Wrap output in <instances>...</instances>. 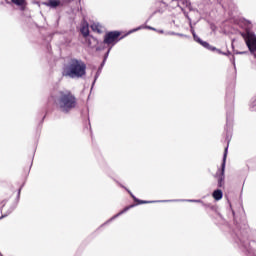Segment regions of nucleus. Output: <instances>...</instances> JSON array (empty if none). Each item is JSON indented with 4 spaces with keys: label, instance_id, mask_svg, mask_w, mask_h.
<instances>
[{
    "label": "nucleus",
    "instance_id": "24",
    "mask_svg": "<svg viewBox=\"0 0 256 256\" xmlns=\"http://www.w3.org/2000/svg\"><path fill=\"white\" fill-rule=\"evenodd\" d=\"M157 31V33H160L161 35H163V33H165V31H163V30H156Z\"/></svg>",
    "mask_w": 256,
    "mask_h": 256
},
{
    "label": "nucleus",
    "instance_id": "27",
    "mask_svg": "<svg viewBox=\"0 0 256 256\" xmlns=\"http://www.w3.org/2000/svg\"><path fill=\"white\" fill-rule=\"evenodd\" d=\"M18 195H21V188H19Z\"/></svg>",
    "mask_w": 256,
    "mask_h": 256
},
{
    "label": "nucleus",
    "instance_id": "8",
    "mask_svg": "<svg viewBox=\"0 0 256 256\" xmlns=\"http://www.w3.org/2000/svg\"><path fill=\"white\" fill-rule=\"evenodd\" d=\"M13 5L19 7L20 11L27 9V0H10Z\"/></svg>",
    "mask_w": 256,
    "mask_h": 256
},
{
    "label": "nucleus",
    "instance_id": "17",
    "mask_svg": "<svg viewBox=\"0 0 256 256\" xmlns=\"http://www.w3.org/2000/svg\"><path fill=\"white\" fill-rule=\"evenodd\" d=\"M177 37H185L186 39H189V36L185 35V34H181V33H176Z\"/></svg>",
    "mask_w": 256,
    "mask_h": 256
},
{
    "label": "nucleus",
    "instance_id": "7",
    "mask_svg": "<svg viewBox=\"0 0 256 256\" xmlns=\"http://www.w3.org/2000/svg\"><path fill=\"white\" fill-rule=\"evenodd\" d=\"M46 7H50V9H57L59 7H63V1L61 0H48L43 3Z\"/></svg>",
    "mask_w": 256,
    "mask_h": 256
},
{
    "label": "nucleus",
    "instance_id": "26",
    "mask_svg": "<svg viewBox=\"0 0 256 256\" xmlns=\"http://www.w3.org/2000/svg\"><path fill=\"white\" fill-rule=\"evenodd\" d=\"M232 63L234 65V67H235V57L232 58Z\"/></svg>",
    "mask_w": 256,
    "mask_h": 256
},
{
    "label": "nucleus",
    "instance_id": "6",
    "mask_svg": "<svg viewBox=\"0 0 256 256\" xmlns=\"http://www.w3.org/2000/svg\"><path fill=\"white\" fill-rule=\"evenodd\" d=\"M172 3L176 7H180V9H189L191 7V2L189 0H167Z\"/></svg>",
    "mask_w": 256,
    "mask_h": 256
},
{
    "label": "nucleus",
    "instance_id": "13",
    "mask_svg": "<svg viewBox=\"0 0 256 256\" xmlns=\"http://www.w3.org/2000/svg\"><path fill=\"white\" fill-rule=\"evenodd\" d=\"M91 29L95 33H103V27L100 24H97V23L92 24Z\"/></svg>",
    "mask_w": 256,
    "mask_h": 256
},
{
    "label": "nucleus",
    "instance_id": "19",
    "mask_svg": "<svg viewBox=\"0 0 256 256\" xmlns=\"http://www.w3.org/2000/svg\"><path fill=\"white\" fill-rule=\"evenodd\" d=\"M165 35H177V32L169 31L166 32Z\"/></svg>",
    "mask_w": 256,
    "mask_h": 256
},
{
    "label": "nucleus",
    "instance_id": "20",
    "mask_svg": "<svg viewBox=\"0 0 256 256\" xmlns=\"http://www.w3.org/2000/svg\"><path fill=\"white\" fill-rule=\"evenodd\" d=\"M146 29H150V31H157V29H156V28L151 27V26H146Z\"/></svg>",
    "mask_w": 256,
    "mask_h": 256
},
{
    "label": "nucleus",
    "instance_id": "18",
    "mask_svg": "<svg viewBox=\"0 0 256 256\" xmlns=\"http://www.w3.org/2000/svg\"><path fill=\"white\" fill-rule=\"evenodd\" d=\"M190 27H191V33H192L193 37H195V35H197V34L195 33V30L193 29V26L191 25V23H190Z\"/></svg>",
    "mask_w": 256,
    "mask_h": 256
},
{
    "label": "nucleus",
    "instance_id": "3",
    "mask_svg": "<svg viewBox=\"0 0 256 256\" xmlns=\"http://www.w3.org/2000/svg\"><path fill=\"white\" fill-rule=\"evenodd\" d=\"M131 197H133L134 201L136 202V205H143L147 203H181V202H187V203H203L202 200H195V199H174V200H158V201H143V200H137L133 194H131Z\"/></svg>",
    "mask_w": 256,
    "mask_h": 256
},
{
    "label": "nucleus",
    "instance_id": "28",
    "mask_svg": "<svg viewBox=\"0 0 256 256\" xmlns=\"http://www.w3.org/2000/svg\"><path fill=\"white\" fill-rule=\"evenodd\" d=\"M133 207H135V205H130V206H129V209H131V208H133Z\"/></svg>",
    "mask_w": 256,
    "mask_h": 256
},
{
    "label": "nucleus",
    "instance_id": "22",
    "mask_svg": "<svg viewBox=\"0 0 256 256\" xmlns=\"http://www.w3.org/2000/svg\"><path fill=\"white\" fill-rule=\"evenodd\" d=\"M227 125H229V121H231V115L227 114Z\"/></svg>",
    "mask_w": 256,
    "mask_h": 256
},
{
    "label": "nucleus",
    "instance_id": "14",
    "mask_svg": "<svg viewBox=\"0 0 256 256\" xmlns=\"http://www.w3.org/2000/svg\"><path fill=\"white\" fill-rule=\"evenodd\" d=\"M80 33H82L83 37H89V25H83L80 29Z\"/></svg>",
    "mask_w": 256,
    "mask_h": 256
},
{
    "label": "nucleus",
    "instance_id": "11",
    "mask_svg": "<svg viewBox=\"0 0 256 256\" xmlns=\"http://www.w3.org/2000/svg\"><path fill=\"white\" fill-rule=\"evenodd\" d=\"M199 45H202L205 49H208V51H218V53L222 54L221 50L216 49L215 47L211 46L209 42L201 41ZM222 55H227L226 53H223Z\"/></svg>",
    "mask_w": 256,
    "mask_h": 256
},
{
    "label": "nucleus",
    "instance_id": "2",
    "mask_svg": "<svg viewBox=\"0 0 256 256\" xmlns=\"http://www.w3.org/2000/svg\"><path fill=\"white\" fill-rule=\"evenodd\" d=\"M87 73V65L82 60L72 58L68 65L64 68V77H71L72 79H77L85 77Z\"/></svg>",
    "mask_w": 256,
    "mask_h": 256
},
{
    "label": "nucleus",
    "instance_id": "16",
    "mask_svg": "<svg viewBox=\"0 0 256 256\" xmlns=\"http://www.w3.org/2000/svg\"><path fill=\"white\" fill-rule=\"evenodd\" d=\"M251 111H256V99L250 105Z\"/></svg>",
    "mask_w": 256,
    "mask_h": 256
},
{
    "label": "nucleus",
    "instance_id": "29",
    "mask_svg": "<svg viewBox=\"0 0 256 256\" xmlns=\"http://www.w3.org/2000/svg\"><path fill=\"white\" fill-rule=\"evenodd\" d=\"M226 139H229V133H227V135H226Z\"/></svg>",
    "mask_w": 256,
    "mask_h": 256
},
{
    "label": "nucleus",
    "instance_id": "25",
    "mask_svg": "<svg viewBox=\"0 0 256 256\" xmlns=\"http://www.w3.org/2000/svg\"><path fill=\"white\" fill-rule=\"evenodd\" d=\"M237 55H245V52H236Z\"/></svg>",
    "mask_w": 256,
    "mask_h": 256
},
{
    "label": "nucleus",
    "instance_id": "1",
    "mask_svg": "<svg viewBox=\"0 0 256 256\" xmlns=\"http://www.w3.org/2000/svg\"><path fill=\"white\" fill-rule=\"evenodd\" d=\"M55 105L62 111V113H69L77 107V97L71 90L60 91L59 96L55 101Z\"/></svg>",
    "mask_w": 256,
    "mask_h": 256
},
{
    "label": "nucleus",
    "instance_id": "10",
    "mask_svg": "<svg viewBox=\"0 0 256 256\" xmlns=\"http://www.w3.org/2000/svg\"><path fill=\"white\" fill-rule=\"evenodd\" d=\"M167 11V3L165 2H158L157 9L153 12L152 15H157V13H165Z\"/></svg>",
    "mask_w": 256,
    "mask_h": 256
},
{
    "label": "nucleus",
    "instance_id": "15",
    "mask_svg": "<svg viewBox=\"0 0 256 256\" xmlns=\"http://www.w3.org/2000/svg\"><path fill=\"white\" fill-rule=\"evenodd\" d=\"M193 39L194 41H196V43H199V44L203 41L201 38H199V36H197V34H194Z\"/></svg>",
    "mask_w": 256,
    "mask_h": 256
},
{
    "label": "nucleus",
    "instance_id": "9",
    "mask_svg": "<svg viewBox=\"0 0 256 256\" xmlns=\"http://www.w3.org/2000/svg\"><path fill=\"white\" fill-rule=\"evenodd\" d=\"M240 243L242 244V247H244V249H246V251L251 254V253H254L255 251V247H256V243L255 241H251L248 246L247 244H245V242L241 241L240 240Z\"/></svg>",
    "mask_w": 256,
    "mask_h": 256
},
{
    "label": "nucleus",
    "instance_id": "5",
    "mask_svg": "<svg viewBox=\"0 0 256 256\" xmlns=\"http://www.w3.org/2000/svg\"><path fill=\"white\" fill-rule=\"evenodd\" d=\"M227 151H228V148L226 147L224 151L223 160H222L221 170H219L217 173L218 187H223V183H225V165L227 163Z\"/></svg>",
    "mask_w": 256,
    "mask_h": 256
},
{
    "label": "nucleus",
    "instance_id": "23",
    "mask_svg": "<svg viewBox=\"0 0 256 256\" xmlns=\"http://www.w3.org/2000/svg\"><path fill=\"white\" fill-rule=\"evenodd\" d=\"M139 29H141V28L138 27V28H136V29L130 30L129 33H135V31H139Z\"/></svg>",
    "mask_w": 256,
    "mask_h": 256
},
{
    "label": "nucleus",
    "instance_id": "21",
    "mask_svg": "<svg viewBox=\"0 0 256 256\" xmlns=\"http://www.w3.org/2000/svg\"><path fill=\"white\" fill-rule=\"evenodd\" d=\"M129 210V206H126L125 208H124V210L122 211V212H120L119 213V215H121V213H125V212H127Z\"/></svg>",
    "mask_w": 256,
    "mask_h": 256
},
{
    "label": "nucleus",
    "instance_id": "4",
    "mask_svg": "<svg viewBox=\"0 0 256 256\" xmlns=\"http://www.w3.org/2000/svg\"><path fill=\"white\" fill-rule=\"evenodd\" d=\"M121 41V32L119 31H111L105 34L103 43L108 47H113L117 45Z\"/></svg>",
    "mask_w": 256,
    "mask_h": 256
},
{
    "label": "nucleus",
    "instance_id": "12",
    "mask_svg": "<svg viewBox=\"0 0 256 256\" xmlns=\"http://www.w3.org/2000/svg\"><path fill=\"white\" fill-rule=\"evenodd\" d=\"M212 197L213 199H215V201H221V199H223V191H221L220 189L214 190L212 193Z\"/></svg>",
    "mask_w": 256,
    "mask_h": 256
}]
</instances>
